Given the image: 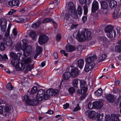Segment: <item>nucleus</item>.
Listing matches in <instances>:
<instances>
[{
    "label": "nucleus",
    "mask_w": 121,
    "mask_h": 121,
    "mask_svg": "<svg viewBox=\"0 0 121 121\" xmlns=\"http://www.w3.org/2000/svg\"><path fill=\"white\" fill-rule=\"evenodd\" d=\"M28 41L26 39H24L20 43V45L16 46V48L18 49H21L23 51L25 56L28 57L31 52L32 49L31 46H27Z\"/></svg>",
    "instance_id": "1"
},
{
    "label": "nucleus",
    "mask_w": 121,
    "mask_h": 121,
    "mask_svg": "<svg viewBox=\"0 0 121 121\" xmlns=\"http://www.w3.org/2000/svg\"><path fill=\"white\" fill-rule=\"evenodd\" d=\"M91 37L90 32L87 30H85L83 31L79 32L76 38L79 41L82 42L84 41V40H88L90 39Z\"/></svg>",
    "instance_id": "2"
},
{
    "label": "nucleus",
    "mask_w": 121,
    "mask_h": 121,
    "mask_svg": "<svg viewBox=\"0 0 121 121\" xmlns=\"http://www.w3.org/2000/svg\"><path fill=\"white\" fill-rule=\"evenodd\" d=\"M69 13L73 18L77 19L78 17V15L73 3L72 2L69 3L68 5Z\"/></svg>",
    "instance_id": "3"
},
{
    "label": "nucleus",
    "mask_w": 121,
    "mask_h": 121,
    "mask_svg": "<svg viewBox=\"0 0 121 121\" xmlns=\"http://www.w3.org/2000/svg\"><path fill=\"white\" fill-rule=\"evenodd\" d=\"M96 59V55H94L92 56H90L86 59V62L85 68H93L95 66V64L93 62Z\"/></svg>",
    "instance_id": "4"
},
{
    "label": "nucleus",
    "mask_w": 121,
    "mask_h": 121,
    "mask_svg": "<svg viewBox=\"0 0 121 121\" xmlns=\"http://www.w3.org/2000/svg\"><path fill=\"white\" fill-rule=\"evenodd\" d=\"M45 91L40 89L37 92L36 96V98L40 102L43 99L45 100L48 99V96L45 94Z\"/></svg>",
    "instance_id": "5"
},
{
    "label": "nucleus",
    "mask_w": 121,
    "mask_h": 121,
    "mask_svg": "<svg viewBox=\"0 0 121 121\" xmlns=\"http://www.w3.org/2000/svg\"><path fill=\"white\" fill-rule=\"evenodd\" d=\"M105 32L107 33L108 36L109 38H111L115 36L116 31L113 29V27L112 26H107L105 28Z\"/></svg>",
    "instance_id": "6"
},
{
    "label": "nucleus",
    "mask_w": 121,
    "mask_h": 121,
    "mask_svg": "<svg viewBox=\"0 0 121 121\" xmlns=\"http://www.w3.org/2000/svg\"><path fill=\"white\" fill-rule=\"evenodd\" d=\"M24 99L26 104L32 106H35L38 104V101L35 99H30L27 95H25L24 97Z\"/></svg>",
    "instance_id": "7"
},
{
    "label": "nucleus",
    "mask_w": 121,
    "mask_h": 121,
    "mask_svg": "<svg viewBox=\"0 0 121 121\" xmlns=\"http://www.w3.org/2000/svg\"><path fill=\"white\" fill-rule=\"evenodd\" d=\"M48 39V37L46 35H41L39 36L38 40V43L40 45H42L45 43L47 42Z\"/></svg>",
    "instance_id": "8"
},
{
    "label": "nucleus",
    "mask_w": 121,
    "mask_h": 121,
    "mask_svg": "<svg viewBox=\"0 0 121 121\" xmlns=\"http://www.w3.org/2000/svg\"><path fill=\"white\" fill-rule=\"evenodd\" d=\"M80 81L81 88L80 90L81 94L86 93L88 89L87 85H86V82L84 81L82 82Z\"/></svg>",
    "instance_id": "9"
},
{
    "label": "nucleus",
    "mask_w": 121,
    "mask_h": 121,
    "mask_svg": "<svg viewBox=\"0 0 121 121\" xmlns=\"http://www.w3.org/2000/svg\"><path fill=\"white\" fill-rule=\"evenodd\" d=\"M7 24V21L5 19L2 18L0 19L1 29L3 32H4L5 31Z\"/></svg>",
    "instance_id": "10"
},
{
    "label": "nucleus",
    "mask_w": 121,
    "mask_h": 121,
    "mask_svg": "<svg viewBox=\"0 0 121 121\" xmlns=\"http://www.w3.org/2000/svg\"><path fill=\"white\" fill-rule=\"evenodd\" d=\"M99 9V3L95 0H94L92 6L91 11L92 12H95Z\"/></svg>",
    "instance_id": "11"
},
{
    "label": "nucleus",
    "mask_w": 121,
    "mask_h": 121,
    "mask_svg": "<svg viewBox=\"0 0 121 121\" xmlns=\"http://www.w3.org/2000/svg\"><path fill=\"white\" fill-rule=\"evenodd\" d=\"M120 8L119 7L116 8L114 9V13L113 14L115 15L113 16L114 19H117L118 18L120 15L121 13L119 12Z\"/></svg>",
    "instance_id": "12"
},
{
    "label": "nucleus",
    "mask_w": 121,
    "mask_h": 121,
    "mask_svg": "<svg viewBox=\"0 0 121 121\" xmlns=\"http://www.w3.org/2000/svg\"><path fill=\"white\" fill-rule=\"evenodd\" d=\"M9 5L11 7L18 6L20 4L19 0H13L9 1L8 2Z\"/></svg>",
    "instance_id": "13"
},
{
    "label": "nucleus",
    "mask_w": 121,
    "mask_h": 121,
    "mask_svg": "<svg viewBox=\"0 0 121 121\" xmlns=\"http://www.w3.org/2000/svg\"><path fill=\"white\" fill-rule=\"evenodd\" d=\"M69 69H66V72H65L63 74V77L64 79L65 80H67L72 76L71 75L70 72L69 71Z\"/></svg>",
    "instance_id": "14"
},
{
    "label": "nucleus",
    "mask_w": 121,
    "mask_h": 121,
    "mask_svg": "<svg viewBox=\"0 0 121 121\" xmlns=\"http://www.w3.org/2000/svg\"><path fill=\"white\" fill-rule=\"evenodd\" d=\"M94 107L97 109H100L102 107L103 104L101 101H96L93 102Z\"/></svg>",
    "instance_id": "15"
},
{
    "label": "nucleus",
    "mask_w": 121,
    "mask_h": 121,
    "mask_svg": "<svg viewBox=\"0 0 121 121\" xmlns=\"http://www.w3.org/2000/svg\"><path fill=\"white\" fill-rule=\"evenodd\" d=\"M3 40L4 42L7 46H10L13 44L11 38L9 37L5 38Z\"/></svg>",
    "instance_id": "16"
},
{
    "label": "nucleus",
    "mask_w": 121,
    "mask_h": 121,
    "mask_svg": "<svg viewBox=\"0 0 121 121\" xmlns=\"http://www.w3.org/2000/svg\"><path fill=\"white\" fill-rule=\"evenodd\" d=\"M70 73L72 77H75L78 74V69H72Z\"/></svg>",
    "instance_id": "17"
},
{
    "label": "nucleus",
    "mask_w": 121,
    "mask_h": 121,
    "mask_svg": "<svg viewBox=\"0 0 121 121\" xmlns=\"http://www.w3.org/2000/svg\"><path fill=\"white\" fill-rule=\"evenodd\" d=\"M106 98L108 101L109 102L113 103L115 101L114 96L111 94L107 95Z\"/></svg>",
    "instance_id": "18"
},
{
    "label": "nucleus",
    "mask_w": 121,
    "mask_h": 121,
    "mask_svg": "<svg viewBox=\"0 0 121 121\" xmlns=\"http://www.w3.org/2000/svg\"><path fill=\"white\" fill-rule=\"evenodd\" d=\"M11 64L13 67H16V68H18L19 64L18 61L16 59L12 60L11 62Z\"/></svg>",
    "instance_id": "19"
},
{
    "label": "nucleus",
    "mask_w": 121,
    "mask_h": 121,
    "mask_svg": "<svg viewBox=\"0 0 121 121\" xmlns=\"http://www.w3.org/2000/svg\"><path fill=\"white\" fill-rule=\"evenodd\" d=\"M42 51V49L40 47H37L36 49V53L34 56V58L35 59H36L39 55L41 54Z\"/></svg>",
    "instance_id": "20"
},
{
    "label": "nucleus",
    "mask_w": 121,
    "mask_h": 121,
    "mask_svg": "<svg viewBox=\"0 0 121 121\" xmlns=\"http://www.w3.org/2000/svg\"><path fill=\"white\" fill-rule=\"evenodd\" d=\"M101 8L104 10L107 9L108 7L107 3L105 1H102L100 2Z\"/></svg>",
    "instance_id": "21"
},
{
    "label": "nucleus",
    "mask_w": 121,
    "mask_h": 121,
    "mask_svg": "<svg viewBox=\"0 0 121 121\" xmlns=\"http://www.w3.org/2000/svg\"><path fill=\"white\" fill-rule=\"evenodd\" d=\"M97 119L98 121H105V117L103 114H97L96 116Z\"/></svg>",
    "instance_id": "22"
},
{
    "label": "nucleus",
    "mask_w": 121,
    "mask_h": 121,
    "mask_svg": "<svg viewBox=\"0 0 121 121\" xmlns=\"http://www.w3.org/2000/svg\"><path fill=\"white\" fill-rule=\"evenodd\" d=\"M66 49L67 52H71L75 50L76 48L73 46L69 45L66 47Z\"/></svg>",
    "instance_id": "23"
},
{
    "label": "nucleus",
    "mask_w": 121,
    "mask_h": 121,
    "mask_svg": "<svg viewBox=\"0 0 121 121\" xmlns=\"http://www.w3.org/2000/svg\"><path fill=\"white\" fill-rule=\"evenodd\" d=\"M78 65L80 68H82L84 65V61L83 60L80 59L78 61Z\"/></svg>",
    "instance_id": "24"
},
{
    "label": "nucleus",
    "mask_w": 121,
    "mask_h": 121,
    "mask_svg": "<svg viewBox=\"0 0 121 121\" xmlns=\"http://www.w3.org/2000/svg\"><path fill=\"white\" fill-rule=\"evenodd\" d=\"M79 79H78L75 78L73 81L72 83L73 86L75 87L78 88V82Z\"/></svg>",
    "instance_id": "25"
},
{
    "label": "nucleus",
    "mask_w": 121,
    "mask_h": 121,
    "mask_svg": "<svg viewBox=\"0 0 121 121\" xmlns=\"http://www.w3.org/2000/svg\"><path fill=\"white\" fill-rule=\"evenodd\" d=\"M102 93V89L100 88L95 92V95L98 97L101 96Z\"/></svg>",
    "instance_id": "26"
},
{
    "label": "nucleus",
    "mask_w": 121,
    "mask_h": 121,
    "mask_svg": "<svg viewBox=\"0 0 121 121\" xmlns=\"http://www.w3.org/2000/svg\"><path fill=\"white\" fill-rule=\"evenodd\" d=\"M116 2L113 0H111L109 3V6L111 8L114 7L116 5Z\"/></svg>",
    "instance_id": "27"
},
{
    "label": "nucleus",
    "mask_w": 121,
    "mask_h": 121,
    "mask_svg": "<svg viewBox=\"0 0 121 121\" xmlns=\"http://www.w3.org/2000/svg\"><path fill=\"white\" fill-rule=\"evenodd\" d=\"M21 60L23 62H24L25 64H27L31 62V59L29 58L26 59L25 58L23 57L21 59Z\"/></svg>",
    "instance_id": "28"
},
{
    "label": "nucleus",
    "mask_w": 121,
    "mask_h": 121,
    "mask_svg": "<svg viewBox=\"0 0 121 121\" xmlns=\"http://www.w3.org/2000/svg\"><path fill=\"white\" fill-rule=\"evenodd\" d=\"M46 93L47 94V95L48 96V99L50 96H51L53 95V89H50L46 91Z\"/></svg>",
    "instance_id": "29"
},
{
    "label": "nucleus",
    "mask_w": 121,
    "mask_h": 121,
    "mask_svg": "<svg viewBox=\"0 0 121 121\" xmlns=\"http://www.w3.org/2000/svg\"><path fill=\"white\" fill-rule=\"evenodd\" d=\"M107 56L106 54H104L102 55L99 58V62L104 60L106 58Z\"/></svg>",
    "instance_id": "30"
},
{
    "label": "nucleus",
    "mask_w": 121,
    "mask_h": 121,
    "mask_svg": "<svg viewBox=\"0 0 121 121\" xmlns=\"http://www.w3.org/2000/svg\"><path fill=\"white\" fill-rule=\"evenodd\" d=\"M77 11L78 15L81 16L82 13L83 11V9L81 6L79 5L78 6L77 8Z\"/></svg>",
    "instance_id": "31"
},
{
    "label": "nucleus",
    "mask_w": 121,
    "mask_h": 121,
    "mask_svg": "<svg viewBox=\"0 0 121 121\" xmlns=\"http://www.w3.org/2000/svg\"><path fill=\"white\" fill-rule=\"evenodd\" d=\"M41 22H40L39 21L36 23H34L32 25V27L33 28H35L39 27L40 26Z\"/></svg>",
    "instance_id": "32"
},
{
    "label": "nucleus",
    "mask_w": 121,
    "mask_h": 121,
    "mask_svg": "<svg viewBox=\"0 0 121 121\" xmlns=\"http://www.w3.org/2000/svg\"><path fill=\"white\" fill-rule=\"evenodd\" d=\"M11 26V24H10L8 28L7 31L5 33V36L6 37H7L9 36V31L10 28Z\"/></svg>",
    "instance_id": "33"
},
{
    "label": "nucleus",
    "mask_w": 121,
    "mask_h": 121,
    "mask_svg": "<svg viewBox=\"0 0 121 121\" xmlns=\"http://www.w3.org/2000/svg\"><path fill=\"white\" fill-rule=\"evenodd\" d=\"M112 121H119V118L115 114L112 115Z\"/></svg>",
    "instance_id": "34"
},
{
    "label": "nucleus",
    "mask_w": 121,
    "mask_h": 121,
    "mask_svg": "<svg viewBox=\"0 0 121 121\" xmlns=\"http://www.w3.org/2000/svg\"><path fill=\"white\" fill-rule=\"evenodd\" d=\"M115 50L116 52L121 53V46H116L115 47Z\"/></svg>",
    "instance_id": "35"
},
{
    "label": "nucleus",
    "mask_w": 121,
    "mask_h": 121,
    "mask_svg": "<svg viewBox=\"0 0 121 121\" xmlns=\"http://www.w3.org/2000/svg\"><path fill=\"white\" fill-rule=\"evenodd\" d=\"M37 91V87L35 86H34L32 88V89L30 92V94H33L35 93Z\"/></svg>",
    "instance_id": "36"
},
{
    "label": "nucleus",
    "mask_w": 121,
    "mask_h": 121,
    "mask_svg": "<svg viewBox=\"0 0 121 121\" xmlns=\"http://www.w3.org/2000/svg\"><path fill=\"white\" fill-rule=\"evenodd\" d=\"M68 91L70 95H72L75 91L74 88L73 87H71L69 88Z\"/></svg>",
    "instance_id": "37"
},
{
    "label": "nucleus",
    "mask_w": 121,
    "mask_h": 121,
    "mask_svg": "<svg viewBox=\"0 0 121 121\" xmlns=\"http://www.w3.org/2000/svg\"><path fill=\"white\" fill-rule=\"evenodd\" d=\"M69 10H68V13H66L65 14L64 16V20H68L70 18L69 15Z\"/></svg>",
    "instance_id": "38"
},
{
    "label": "nucleus",
    "mask_w": 121,
    "mask_h": 121,
    "mask_svg": "<svg viewBox=\"0 0 121 121\" xmlns=\"http://www.w3.org/2000/svg\"><path fill=\"white\" fill-rule=\"evenodd\" d=\"M53 19L50 18H46L44 19L42 21L43 23H48L49 22H52Z\"/></svg>",
    "instance_id": "39"
},
{
    "label": "nucleus",
    "mask_w": 121,
    "mask_h": 121,
    "mask_svg": "<svg viewBox=\"0 0 121 121\" xmlns=\"http://www.w3.org/2000/svg\"><path fill=\"white\" fill-rule=\"evenodd\" d=\"M11 115V112H4L3 115V116L5 117H10Z\"/></svg>",
    "instance_id": "40"
},
{
    "label": "nucleus",
    "mask_w": 121,
    "mask_h": 121,
    "mask_svg": "<svg viewBox=\"0 0 121 121\" xmlns=\"http://www.w3.org/2000/svg\"><path fill=\"white\" fill-rule=\"evenodd\" d=\"M36 35V34L35 32L34 31H32L30 32V36L33 39L35 38Z\"/></svg>",
    "instance_id": "41"
},
{
    "label": "nucleus",
    "mask_w": 121,
    "mask_h": 121,
    "mask_svg": "<svg viewBox=\"0 0 121 121\" xmlns=\"http://www.w3.org/2000/svg\"><path fill=\"white\" fill-rule=\"evenodd\" d=\"M5 47L3 43L2 42L0 43V50L3 51L5 49Z\"/></svg>",
    "instance_id": "42"
},
{
    "label": "nucleus",
    "mask_w": 121,
    "mask_h": 121,
    "mask_svg": "<svg viewBox=\"0 0 121 121\" xmlns=\"http://www.w3.org/2000/svg\"><path fill=\"white\" fill-rule=\"evenodd\" d=\"M6 87L8 90H11L13 89V87L10 83H9L7 85Z\"/></svg>",
    "instance_id": "43"
},
{
    "label": "nucleus",
    "mask_w": 121,
    "mask_h": 121,
    "mask_svg": "<svg viewBox=\"0 0 121 121\" xmlns=\"http://www.w3.org/2000/svg\"><path fill=\"white\" fill-rule=\"evenodd\" d=\"M12 109H10V108H9L7 106H6L4 108V112H11V111H13Z\"/></svg>",
    "instance_id": "44"
},
{
    "label": "nucleus",
    "mask_w": 121,
    "mask_h": 121,
    "mask_svg": "<svg viewBox=\"0 0 121 121\" xmlns=\"http://www.w3.org/2000/svg\"><path fill=\"white\" fill-rule=\"evenodd\" d=\"M84 14L85 15L87 14L88 12V9L87 7L86 4L84 6Z\"/></svg>",
    "instance_id": "45"
},
{
    "label": "nucleus",
    "mask_w": 121,
    "mask_h": 121,
    "mask_svg": "<svg viewBox=\"0 0 121 121\" xmlns=\"http://www.w3.org/2000/svg\"><path fill=\"white\" fill-rule=\"evenodd\" d=\"M10 56L13 58H14L16 59V54L13 52H11L10 53Z\"/></svg>",
    "instance_id": "46"
},
{
    "label": "nucleus",
    "mask_w": 121,
    "mask_h": 121,
    "mask_svg": "<svg viewBox=\"0 0 121 121\" xmlns=\"http://www.w3.org/2000/svg\"><path fill=\"white\" fill-rule=\"evenodd\" d=\"M91 118H94L96 116L97 113L96 112L93 111H92L91 112Z\"/></svg>",
    "instance_id": "47"
},
{
    "label": "nucleus",
    "mask_w": 121,
    "mask_h": 121,
    "mask_svg": "<svg viewBox=\"0 0 121 121\" xmlns=\"http://www.w3.org/2000/svg\"><path fill=\"white\" fill-rule=\"evenodd\" d=\"M94 107L93 103V104L91 102H89L88 105V107L89 109H91L93 108Z\"/></svg>",
    "instance_id": "48"
},
{
    "label": "nucleus",
    "mask_w": 121,
    "mask_h": 121,
    "mask_svg": "<svg viewBox=\"0 0 121 121\" xmlns=\"http://www.w3.org/2000/svg\"><path fill=\"white\" fill-rule=\"evenodd\" d=\"M24 69H14V70L13 73H16L20 71H22L24 70Z\"/></svg>",
    "instance_id": "49"
},
{
    "label": "nucleus",
    "mask_w": 121,
    "mask_h": 121,
    "mask_svg": "<svg viewBox=\"0 0 121 121\" xmlns=\"http://www.w3.org/2000/svg\"><path fill=\"white\" fill-rule=\"evenodd\" d=\"M59 90L57 89H53V93L54 95H55L58 94Z\"/></svg>",
    "instance_id": "50"
},
{
    "label": "nucleus",
    "mask_w": 121,
    "mask_h": 121,
    "mask_svg": "<svg viewBox=\"0 0 121 121\" xmlns=\"http://www.w3.org/2000/svg\"><path fill=\"white\" fill-rule=\"evenodd\" d=\"M113 92L115 93H119L120 92V90L117 88H114L113 89Z\"/></svg>",
    "instance_id": "51"
},
{
    "label": "nucleus",
    "mask_w": 121,
    "mask_h": 121,
    "mask_svg": "<svg viewBox=\"0 0 121 121\" xmlns=\"http://www.w3.org/2000/svg\"><path fill=\"white\" fill-rule=\"evenodd\" d=\"M80 109V108L79 106V104H78L76 107H75L73 110L74 111H76Z\"/></svg>",
    "instance_id": "52"
},
{
    "label": "nucleus",
    "mask_w": 121,
    "mask_h": 121,
    "mask_svg": "<svg viewBox=\"0 0 121 121\" xmlns=\"http://www.w3.org/2000/svg\"><path fill=\"white\" fill-rule=\"evenodd\" d=\"M86 93L81 94L82 95L80 97V99L81 100H82L83 99L85 98L86 96V95L85 94Z\"/></svg>",
    "instance_id": "53"
},
{
    "label": "nucleus",
    "mask_w": 121,
    "mask_h": 121,
    "mask_svg": "<svg viewBox=\"0 0 121 121\" xmlns=\"http://www.w3.org/2000/svg\"><path fill=\"white\" fill-rule=\"evenodd\" d=\"M32 8V7L31 6H27L25 8V10L27 11L30 10Z\"/></svg>",
    "instance_id": "54"
},
{
    "label": "nucleus",
    "mask_w": 121,
    "mask_h": 121,
    "mask_svg": "<svg viewBox=\"0 0 121 121\" xmlns=\"http://www.w3.org/2000/svg\"><path fill=\"white\" fill-rule=\"evenodd\" d=\"M92 69H84L83 73H87L91 71Z\"/></svg>",
    "instance_id": "55"
},
{
    "label": "nucleus",
    "mask_w": 121,
    "mask_h": 121,
    "mask_svg": "<svg viewBox=\"0 0 121 121\" xmlns=\"http://www.w3.org/2000/svg\"><path fill=\"white\" fill-rule=\"evenodd\" d=\"M60 52L62 53H63L64 55L66 56H68V54L65 52V51L64 50H61L60 51Z\"/></svg>",
    "instance_id": "56"
},
{
    "label": "nucleus",
    "mask_w": 121,
    "mask_h": 121,
    "mask_svg": "<svg viewBox=\"0 0 121 121\" xmlns=\"http://www.w3.org/2000/svg\"><path fill=\"white\" fill-rule=\"evenodd\" d=\"M105 121H111V118L110 116H105Z\"/></svg>",
    "instance_id": "57"
},
{
    "label": "nucleus",
    "mask_w": 121,
    "mask_h": 121,
    "mask_svg": "<svg viewBox=\"0 0 121 121\" xmlns=\"http://www.w3.org/2000/svg\"><path fill=\"white\" fill-rule=\"evenodd\" d=\"M34 67V64L32 65L28 64L27 65L26 68H33Z\"/></svg>",
    "instance_id": "58"
},
{
    "label": "nucleus",
    "mask_w": 121,
    "mask_h": 121,
    "mask_svg": "<svg viewBox=\"0 0 121 121\" xmlns=\"http://www.w3.org/2000/svg\"><path fill=\"white\" fill-rule=\"evenodd\" d=\"M52 22L53 23L55 28L57 29V24L56 23L53 19V21H52Z\"/></svg>",
    "instance_id": "59"
},
{
    "label": "nucleus",
    "mask_w": 121,
    "mask_h": 121,
    "mask_svg": "<svg viewBox=\"0 0 121 121\" xmlns=\"http://www.w3.org/2000/svg\"><path fill=\"white\" fill-rule=\"evenodd\" d=\"M77 66V64L76 63H73L71 65H70L69 67H68L67 68H69L70 67L71 68H76V66Z\"/></svg>",
    "instance_id": "60"
},
{
    "label": "nucleus",
    "mask_w": 121,
    "mask_h": 121,
    "mask_svg": "<svg viewBox=\"0 0 121 121\" xmlns=\"http://www.w3.org/2000/svg\"><path fill=\"white\" fill-rule=\"evenodd\" d=\"M69 106V104L68 103H66L64 105L63 108L65 109H66Z\"/></svg>",
    "instance_id": "61"
},
{
    "label": "nucleus",
    "mask_w": 121,
    "mask_h": 121,
    "mask_svg": "<svg viewBox=\"0 0 121 121\" xmlns=\"http://www.w3.org/2000/svg\"><path fill=\"white\" fill-rule=\"evenodd\" d=\"M22 55V54L20 53H18L16 54V59L18 58V59H20V58Z\"/></svg>",
    "instance_id": "62"
},
{
    "label": "nucleus",
    "mask_w": 121,
    "mask_h": 121,
    "mask_svg": "<svg viewBox=\"0 0 121 121\" xmlns=\"http://www.w3.org/2000/svg\"><path fill=\"white\" fill-rule=\"evenodd\" d=\"M67 41L69 43H71L73 41L71 37H69Z\"/></svg>",
    "instance_id": "63"
},
{
    "label": "nucleus",
    "mask_w": 121,
    "mask_h": 121,
    "mask_svg": "<svg viewBox=\"0 0 121 121\" xmlns=\"http://www.w3.org/2000/svg\"><path fill=\"white\" fill-rule=\"evenodd\" d=\"M61 38L60 35V34H58L56 37V40L58 41H59L60 40Z\"/></svg>",
    "instance_id": "64"
}]
</instances>
